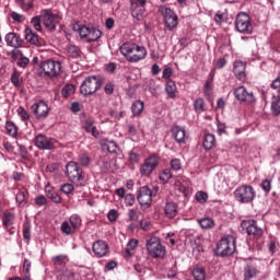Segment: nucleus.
<instances>
[{
	"mask_svg": "<svg viewBox=\"0 0 280 280\" xmlns=\"http://www.w3.org/2000/svg\"><path fill=\"white\" fill-rule=\"evenodd\" d=\"M271 89H280V73L277 75V78L271 82L270 84Z\"/></svg>",
	"mask_w": 280,
	"mask_h": 280,
	"instance_id": "774afa93",
	"label": "nucleus"
},
{
	"mask_svg": "<svg viewBox=\"0 0 280 280\" xmlns=\"http://www.w3.org/2000/svg\"><path fill=\"white\" fill-rule=\"evenodd\" d=\"M271 113L272 115H275V117H278V115H280V94L272 97Z\"/></svg>",
	"mask_w": 280,
	"mask_h": 280,
	"instance_id": "c9c22d12",
	"label": "nucleus"
},
{
	"mask_svg": "<svg viewBox=\"0 0 280 280\" xmlns=\"http://www.w3.org/2000/svg\"><path fill=\"white\" fill-rule=\"evenodd\" d=\"M107 218L109 222H117V218H119V212L117 210L113 209L108 212Z\"/></svg>",
	"mask_w": 280,
	"mask_h": 280,
	"instance_id": "13d9d810",
	"label": "nucleus"
},
{
	"mask_svg": "<svg viewBox=\"0 0 280 280\" xmlns=\"http://www.w3.org/2000/svg\"><path fill=\"white\" fill-rule=\"evenodd\" d=\"M143 102L142 101H135L131 105V113L133 117H139L143 113Z\"/></svg>",
	"mask_w": 280,
	"mask_h": 280,
	"instance_id": "2f4dec72",
	"label": "nucleus"
},
{
	"mask_svg": "<svg viewBox=\"0 0 280 280\" xmlns=\"http://www.w3.org/2000/svg\"><path fill=\"white\" fill-rule=\"evenodd\" d=\"M115 194L119 198H124L127 207H132L135 205V195L132 194H127L126 195V189L125 188H118L115 190Z\"/></svg>",
	"mask_w": 280,
	"mask_h": 280,
	"instance_id": "393cba45",
	"label": "nucleus"
},
{
	"mask_svg": "<svg viewBox=\"0 0 280 280\" xmlns=\"http://www.w3.org/2000/svg\"><path fill=\"white\" fill-rule=\"evenodd\" d=\"M35 145L38 150H54V140L45 135L35 137Z\"/></svg>",
	"mask_w": 280,
	"mask_h": 280,
	"instance_id": "f3484780",
	"label": "nucleus"
},
{
	"mask_svg": "<svg viewBox=\"0 0 280 280\" xmlns=\"http://www.w3.org/2000/svg\"><path fill=\"white\" fill-rule=\"evenodd\" d=\"M161 159L158 155H150L144 159L143 163L140 165L139 173L145 178H150L152 173L159 167Z\"/></svg>",
	"mask_w": 280,
	"mask_h": 280,
	"instance_id": "1a4fd4ad",
	"label": "nucleus"
},
{
	"mask_svg": "<svg viewBox=\"0 0 280 280\" xmlns=\"http://www.w3.org/2000/svg\"><path fill=\"white\" fill-rule=\"evenodd\" d=\"M5 130H7V135H9V137L15 138L19 135V127H16V125L12 121L5 122Z\"/></svg>",
	"mask_w": 280,
	"mask_h": 280,
	"instance_id": "f704fd0d",
	"label": "nucleus"
},
{
	"mask_svg": "<svg viewBox=\"0 0 280 280\" xmlns=\"http://www.w3.org/2000/svg\"><path fill=\"white\" fill-rule=\"evenodd\" d=\"M27 65H30V58H27V57H21L18 60V67H21L22 69H25V67H27Z\"/></svg>",
	"mask_w": 280,
	"mask_h": 280,
	"instance_id": "e2e57ef3",
	"label": "nucleus"
},
{
	"mask_svg": "<svg viewBox=\"0 0 280 280\" xmlns=\"http://www.w3.org/2000/svg\"><path fill=\"white\" fill-rule=\"evenodd\" d=\"M74 93H75V85L74 84H67L61 90V95L65 98L70 97V95H73Z\"/></svg>",
	"mask_w": 280,
	"mask_h": 280,
	"instance_id": "79ce46f5",
	"label": "nucleus"
},
{
	"mask_svg": "<svg viewBox=\"0 0 280 280\" xmlns=\"http://www.w3.org/2000/svg\"><path fill=\"white\" fill-rule=\"evenodd\" d=\"M83 129L85 130V132H91L92 137H100V131L97 130V127L94 126V122L91 119L84 120Z\"/></svg>",
	"mask_w": 280,
	"mask_h": 280,
	"instance_id": "c756f323",
	"label": "nucleus"
},
{
	"mask_svg": "<svg viewBox=\"0 0 280 280\" xmlns=\"http://www.w3.org/2000/svg\"><path fill=\"white\" fill-rule=\"evenodd\" d=\"M60 71H62L60 61L47 59L39 65V75H42V78H58Z\"/></svg>",
	"mask_w": 280,
	"mask_h": 280,
	"instance_id": "7ed1b4c3",
	"label": "nucleus"
},
{
	"mask_svg": "<svg viewBox=\"0 0 280 280\" xmlns=\"http://www.w3.org/2000/svg\"><path fill=\"white\" fill-rule=\"evenodd\" d=\"M171 132L177 143H185V140L187 139L185 127L175 126L172 128Z\"/></svg>",
	"mask_w": 280,
	"mask_h": 280,
	"instance_id": "412c9836",
	"label": "nucleus"
},
{
	"mask_svg": "<svg viewBox=\"0 0 280 280\" xmlns=\"http://www.w3.org/2000/svg\"><path fill=\"white\" fill-rule=\"evenodd\" d=\"M61 280H75V272L67 271L63 276H61Z\"/></svg>",
	"mask_w": 280,
	"mask_h": 280,
	"instance_id": "338daca9",
	"label": "nucleus"
},
{
	"mask_svg": "<svg viewBox=\"0 0 280 280\" xmlns=\"http://www.w3.org/2000/svg\"><path fill=\"white\" fill-rule=\"evenodd\" d=\"M233 73L241 82H246V63L244 61H234Z\"/></svg>",
	"mask_w": 280,
	"mask_h": 280,
	"instance_id": "aec40b11",
	"label": "nucleus"
},
{
	"mask_svg": "<svg viewBox=\"0 0 280 280\" xmlns=\"http://www.w3.org/2000/svg\"><path fill=\"white\" fill-rule=\"evenodd\" d=\"M145 246L149 255L154 257V259L165 257V246L161 244V238H159V236H152L150 240H147Z\"/></svg>",
	"mask_w": 280,
	"mask_h": 280,
	"instance_id": "0eeeda50",
	"label": "nucleus"
},
{
	"mask_svg": "<svg viewBox=\"0 0 280 280\" xmlns=\"http://www.w3.org/2000/svg\"><path fill=\"white\" fill-rule=\"evenodd\" d=\"M79 36L85 38L86 43H95L102 38V31L95 26L83 25L79 28Z\"/></svg>",
	"mask_w": 280,
	"mask_h": 280,
	"instance_id": "4468645a",
	"label": "nucleus"
},
{
	"mask_svg": "<svg viewBox=\"0 0 280 280\" xmlns=\"http://www.w3.org/2000/svg\"><path fill=\"white\" fill-rule=\"evenodd\" d=\"M235 253V237L229 235L221 238L217 244V255L219 257H229Z\"/></svg>",
	"mask_w": 280,
	"mask_h": 280,
	"instance_id": "423d86ee",
	"label": "nucleus"
},
{
	"mask_svg": "<svg viewBox=\"0 0 280 280\" xmlns=\"http://www.w3.org/2000/svg\"><path fill=\"white\" fill-rule=\"evenodd\" d=\"M104 91L106 93V95H113V93H115V84L108 82L105 84Z\"/></svg>",
	"mask_w": 280,
	"mask_h": 280,
	"instance_id": "052dcab7",
	"label": "nucleus"
},
{
	"mask_svg": "<svg viewBox=\"0 0 280 280\" xmlns=\"http://www.w3.org/2000/svg\"><path fill=\"white\" fill-rule=\"evenodd\" d=\"M214 145H215V136L211 133H207L203 140V148L206 150H213Z\"/></svg>",
	"mask_w": 280,
	"mask_h": 280,
	"instance_id": "72a5a7b5",
	"label": "nucleus"
},
{
	"mask_svg": "<svg viewBox=\"0 0 280 280\" xmlns=\"http://www.w3.org/2000/svg\"><path fill=\"white\" fill-rule=\"evenodd\" d=\"M16 113L21 117L22 121H27V119H30V114H27V110H25V107L20 106Z\"/></svg>",
	"mask_w": 280,
	"mask_h": 280,
	"instance_id": "603ef678",
	"label": "nucleus"
},
{
	"mask_svg": "<svg viewBox=\"0 0 280 280\" xmlns=\"http://www.w3.org/2000/svg\"><path fill=\"white\" fill-rule=\"evenodd\" d=\"M60 230L61 233H63V235H73V233H75L74 229L71 225H69V222L67 221H63L61 223Z\"/></svg>",
	"mask_w": 280,
	"mask_h": 280,
	"instance_id": "a18cd8bd",
	"label": "nucleus"
},
{
	"mask_svg": "<svg viewBox=\"0 0 280 280\" xmlns=\"http://www.w3.org/2000/svg\"><path fill=\"white\" fill-rule=\"evenodd\" d=\"M120 54L126 58L128 62H139L144 60L148 56V50L143 46H139L136 43H124L120 46Z\"/></svg>",
	"mask_w": 280,
	"mask_h": 280,
	"instance_id": "f257e3e1",
	"label": "nucleus"
},
{
	"mask_svg": "<svg viewBox=\"0 0 280 280\" xmlns=\"http://www.w3.org/2000/svg\"><path fill=\"white\" fill-rule=\"evenodd\" d=\"M92 250L95 257H98V259L106 257V255H108V244L102 240L96 241L92 245Z\"/></svg>",
	"mask_w": 280,
	"mask_h": 280,
	"instance_id": "a211bd4d",
	"label": "nucleus"
},
{
	"mask_svg": "<svg viewBox=\"0 0 280 280\" xmlns=\"http://www.w3.org/2000/svg\"><path fill=\"white\" fill-rule=\"evenodd\" d=\"M45 191H46L47 198L52 200V202H55L56 205H60V202H62V197H60L58 192L54 191V189L46 187Z\"/></svg>",
	"mask_w": 280,
	"mask_h": 280,
	"instance_id": "7c9ffc66",
	"label": "nucleus"
},
{
	"mask_svg": "<svg viewBox=\"0 0 280 280\" xmlns=\"http://www.w3.org/2000/svg\"><path fill=\"white\" fill-rule=\"evenodd\" d=\"M31 23L36 32H43V25L40 24L43 23V18L40 16V13L39 15L32 18Z\"/></svg>",
	"mask_w": 280,
	"mask_h": 280,
	"instance_id": "37998d69",
	"label": "nucleus"
},
{
	"mask_svg": "<svg viewBox=\"0 0 280 280\" xmlns=\"http://www.w3.org/2000/svg\"><path fill=\"white\" fill-rule=\"evenodd\" d=\"M198 224L205 230L213 229L215 226V221L211 218L198 219Z\"/></svg>",
	"mask_w": 280,
	"mask_h": 280,
	"instance_id": "e433bc0d",
	"label": "nucleus"
},
{
	"mask_svg": "<svg viewBox=\"0 0 280 280\" xmlns=\"http://www.w3.org/2000/svg\"><path fill=\"white\" fill-rule=\"evenodd\" d=\"M61 191L62 194L69 195L71 191H73V186L69 183L61 185Z\"/></svg>",
	"mask_w": 280,
	"mask_h": 280,
	"instance_id": "680f3d73",
	"label": "nucleus"
},
{
	"mask_svg": "<svg viewBox=\"0 0 280 280\" xmlns=\"http://www.w3.org/2000/svg\"><path fill=\"white\" fill-rule=\"evenodd\" d=\"M105 147L107 148V151L110 152L112 154L117 153V150H119V147L117 145V142L115 141H109L105 143Z\"/></svg>",
	"mask_w": 280,
	"mask_h": 280,
	"instance_id": "8fccbe9b",
	"label": "nucleus"
},
{
	"mask_svg": "<svg viewBox=\"0 0 280 280\" xmlns=\"http://www.w3.org/2000/svg\"><path fill=\"white\" fill-rule=\"evenodd\" d=\"M171 168L174 171V172H180V170H183V164L180 163V160L178 159H173L171 161Z\"/></svg>",
	"mask_w": 280,
	"mask_h": 280,
	"instance_id": "3c124183",
	"label": "nucleus"
},
{
	"mask_svg": "<svg viewBox=\"0 0 280 280\" xmlns=\"http://www.w3.org/2000/svg\"><path fill=\"white\" fill-rule=\"evenodd\" d=\"M211 91H213V77L208 79L203 85V94L209 97L211 95Z\"/></svg>",
	"mask_w": 280,
	"mask_h": 280,
	"instance_id": "49530a36",
	"label": "nucleus"
},
{
	"mask_svg": "<svg viewBox=\"0 0 280 280\" xmlns=\"http://www.w3.org/2000/svg\"><path fill=\"white\" fill-rule=\"evenodd\" d=\"M159 12L162 14L167 30L172 31L174 27L178 26V15H176L174 10L165 5H161L159 7Z\"/></svg>",
	"mask_w": 280,
	"mask_h": 280,
	"instance_id": "9b49d317",
	"label": "nucleus"
},
{
	"mask_svg": "<svg viewBox=\"0 0 280 280\" xmlns=\"http://www.w3.org/2000/svg\"><path fill=\"white\" fill-rule=\"evenodd\" d=\"M195 113H205V98L198 97L194 101Z\"/></svg>",
	"mask_w": 280,
	"mask_h": 280,
	"instance_id": "a19ab883",
	"label": "nucleus"
},
{
	"mask_svg": "<svg viewBox=\"0 0 280 280\" xmlns=\"http://www.w3.org/2000/svg\"><path fill=\"white\" fill-rule=\"evenodd\" d=\"M172 178V171L170 168H165L159 176V179L163 183V185H166V183H170Z\"/></svg>",
	"mask_w": 280,
	"mask_h": 280,
	"instance_id": "c03bdc74",
	"label": "nucleus"
},
{
	"mask_svg": "<svg viewBox=\"0 0 280 280\" xmlns=\"http://www.w3.org/2000/svg\"><path fill=\"white\" fill-rule=\"evenodd\" d=\"M130 14L133 21H143L145 16V5H130Z\"/></svg>",
	"mask_w": 280,
	"mask_h": 280,
	"instance_id": "5701e85b",
	"label": "nucleus"
},
{
	"mask_svg": "<svg viewBox=\"0 0 280 280\" xmlns=\"http://www.w3.org/2000/svg\"><path fill=\"white\" fill-rule=\"evenodd\" d=\"M10 16L12 21H14V23H25V15L20 14L15 11L11 12Z\"/></svg>",
	"mask_w": 280,
	"mask_h": 280,
	"instance_id": "09e8293b",
	"label": "nucleus"
},
{
	"mask_svg": "<svg viewBox=\"0 0 280 280\" xmlns=\"http://www.w3.org/2000/svg\"><path fill=\"white\" fill-rule=\"evenodd\" d=\"M195 200H197V202H200V205H205V202L209 200V195L205 191H197L195 195Z\"/></svg>",
	"mask_w": 280,
	"mask_h": 280,
	"instance_id": "de8ad7c7",
	"label": "nucleus"
},
{
	"mask_svg": "<svg viewBox=\"0 0 280 280\" xmlns=\"http://www.w3.org/2000/svg\"><path fill=\"white\" fill-rule=\"evenodd\" d=\"M176 91H178L176 88V82H174V80H168L165 83V93L168 100H176Z\"/></svg>",
	"mask_w": 280,
	"mask_h": 280,
	"instance_id": "cd10ccee",
	"label": "nucleus"
},
{
	"mask_svg": "<svg viewBox=\"0 0 280 280\" xmlns=\"http://www.w3.org/2000/svg\"><path fill=\"white\" fill-rule=\"evenodd\" d=\"M40 18L44 27L49 32H56V28L60 25V21H62V16L58 13H54L51 9H43L40 11Z\"/></svg>",
	"mask_w": 280,
	"mask_h": 280,
	"instance_id": "39448f33",
	"label": "nucleus"
},
{
	"mask_svg": "<svg viewBox=\"0 0 280 280\" xmlns=\"http://www.w3.org/2000/svg\"><path fill=\"white\" fill-rule=\"evenodd\" d=\"M137 200L140 207H152V190L148 186L140 187Z\"/></svg>",
	"mask_w": 280,
	"mask_h": 280,
	"instance_id": "2eb2a0df",
	"label": "nucleus"
},
{
	"mask_svg": "<svg viewBox=\"0 0 280 280\" xmlns=\"http://www.w3.org/2000/svg\"><path fill=\"white\" fill-rule=\"evenodd\" d=\"M4 40L7 45L9 47H13V49H19L20 47H23V39L18 33H8L4 37Z\"/></svg>",
	"mask_w": 280,
	"mask_h": 280,
	"instance_id": "6ab92c4d",
	"label": "nucleus"
},
{
	"mask_svg": "<svg viewBox=\"0 0 280 280\" xmlns=\"http://www.w3.org/2000/svg\"><path fill=\"white\" fill-rule=\"evenodd\" d=\"M129 222H137L139 220V212L136 209H130L128 212Z\"/></svg>",
	"mask_w": 280,
	"mask_h": 280,
	"instance_id": "864d4df0",
	"label": "nucleus"
},
{
	"mask_svg": "<svg viewBox=\"0 0 280 280\" xmlns=\"http://www.w3.org/2000/svg\"><path fill=\"white\" fill-rule=\"evenodd\" d=\"M70 226L74 229V231H80V228L82 226V219L78 214H73L69 219Z\"/></svg>",
	"mask_w": 280,
	"mask_h": 280,
	"instance_id": "58836bf2",
	"label": "nucleus"
},
{
	"mask_svg": "<svg viewBox=\"0 0 280 280\" xmlns=\"http://www.w3.org/2000/svg\"><path fill=\"white\" fill-rule=\"evenodd\" d=\"M164 213L166 218H175L178 215V205L176 202H167L165 208H164Z\"/></svg>",
	"mask_w": 280,
	"mask_h": 280,
	"instance_id": "c85d7f7f",
	"label": "nucleus"
},
{
	"mask_svg": "<svg viewBox=\"0 0 280 280\" xmlns=\"http://www.w3.org/2000/svg\"><path fill=\"white\" fill-rule=\"evenodd\" d=\"M79 161H80L81 165H83L84 167H86L89 165V163H91V159L86 154H81L79 156Z\"/></svg>",
	"mask_w": 280,
	"mask_h": 280,
	"instance_id": "69168bd1",
	"label": "nucleus"
},
{
	"mask_svg": "<svg viewBox=\"0 0 280 280\" xmlns=\"http://www.w3.org/2000/svg\"><path fill=\"white\" fill-rule=\"evenodd\" d=\"M16 222V213L12 210H4L2 214V225L4 229H10Z\"/></svg>",
	"mask_w": 280,
	"mask_h": 280,
	"instance_id": "4be33fe9",
	"label": "nucleus"
},
{
	"mask_svg": "<svg viewBox=\"0 0 280 280\" xmlns=\"http://www.w3.org/2000/svg\"><path fill=\"white\" fill-rule=\"evenodd\" d=\"M66 176L70 183H75L77 185H80V183L84 180V173L82 172V167H80V164L73 161L67 163Z\"/></svg>",
	"mask_w": 280,
	"mask_h": 280,
	"instance_id": "6e6552de",
	"label": "nucleus"
},
{
	"mask_svg": "<svg viewBox=\"0 0 280 280\" xmlns=\"http://www.w3.org/2000/svg\"><path fill=\"white\" fill-rule=\"evenodd\" d=\"M192 277L195 280H207V271L202 267H196L192 270Z\"/></svg>",
	"mask_w": 280,
	"mask_h": 280,
	"instance_id": "4c0bfd02",
	"label": "nucleus"
},
{
	"mask_svg": "<svg viewBox=\"0 0 280 280\" xmlns=\"http://www.w3.org/2000/svg\"><path fill=\"white\" fill-rule=\"evenodd\" d=\"M140 229H142V231H150L152 229V222L143 219L140 221Z\"/></svg>",
	"mask_w": 280,
	"mask_h": 280,
	"instance_id": "4d7b16f0",
	"label": "nucleus"
},
{
	"mask_svg": "<svg viewBox=\"0 0 280 280\" xmlns=\"http://www.w3.org/2000/svg\"><path fill=\"white\" fill-rule=\"evenodd\" d=\"M67 54L70 58L78 59L80 56H82V50L75 45H70L67 48Z\"/></svg>",
	"mask_w": 280,
	"mask_h": 280,
	"instance_id": "473e14b6",
	"label": "nucleus"
},
{
	"mask_svg": "<svg viewBox=\"0 0 280 280\" xmlns=\"http://www.w3.org/2000/svg\"><path fill=\"white\" fill-rule=\"evenodd\" d=\"M23 10H32L34 8V0H22Z\"/></svg>",
	"mask_w": 280,
	"mask_h": 280,
	"instance_id": "0e129e2a",
	"label": "nucleus"
},
{
	"mask_svg": "<svg viewBox=\"0 0 280 280\" xmlns=\"http://www.w3.org/2000/svg\"><path fill=\"white\" fill-rule=\"evenodd\" d=\"M241 229L249 237H255L256 240H259V237L264 235V229L259 228V225L257 224V221L255 220L242 221Z\"/></svg>",
	"mask_w": 280,
	"mask_h": 280,
	"instance_id": "f8f14e48",
	"label": "nucleus"
},
{
	"mask_svg": "<svg viewBox=\"0 0 280 280\" xmlns=\"http://www.w3.org/2000/svg\"><path fill=\"white\" fill-rule=\"evenodd\" d=\"M235 27L240 34H253V23L250 22V15L241 12L235 20Z\"/></svg>",
	"mask_w": 280,
	"mask_h": 280,
	"instance_id": "9d476101",
	"label": "nucleus"
},
{
	"mask_svg": "<svg viewBox=\"0 0 280 280\" xmlns=\"http://www.w3.org/2000/svg\"><path fill=\"white\" fill-rule=\"evenodd\" d=\"M25 40H27L30 45H35L36 47L40 46V42L38 40V34L34 33L31 27L25 28Z\"/></svg>",
	"mask_w": 280,
	"mask_h": 280,
	"instance_id": "a878e982",
	"label": "nucleus"
},
{
	"mask_svg": "<svg viewBox=\"0 0 280 280\" xmlns=\"http://www.w3.org/2000/svg\"><path fill=\"white\" fill-rule=\"evenodd\" d=\"M233 95L237 102H243V104L252 105L257 102L255 98V94L253 92H248L246 86L241 85L233 90Z\"/></svg>",
	"mask_w": 280,
	"mask_h": 280,
	"instance_id": "ddd939ff",
	"label": "nucleus"
},
{
	"mask_svg": "<svg viewBox=\"0 0 280 280\" xmlns=\"http://www.w3.org/2000/svg\"><path fill=\"white\" fill-rule=\"evenodd\" d=\"M28 192L26 188H20L15 195L18 207H25L27 205Z\"/></svg>",
	"mask_w": 280,
	"mask_h": 280,
	"instance_id": "bb28decb",
	"label": "nucleus"
},
{
	"mask_svg": "<svg viewBox=\"0 0 280 280\" xmlns=\"http://www.w3.org/2000/svg\"><path fill=\"white\" fill-rule=\"evenodd\" d=\"M104 84V78L100 75H90L84 79V81L80 85V93L85 97L89 95H94L98 90L102 89Z\"/></svg>",
	"mask_w": 280,
	"mask_h": 280,
	"instance_id": "f03ea898",
	"label": "nucleus"
},
{
	"mask_svg": "<svg viewBox=\"0 0 280 280\" xmlns=\"http://www.w3.org/2000/svg\"><path fill=\"white\" fill-rule=\"evenodd\" d=\"M234 198L242 205H248L257 198V192L253 186L243 184L234 190Z\"/></svg>",
	"mask_w": 280,
	"mask_h": 280,
	"instance_id": "20e7f679",
	"label": "nucleus"
},
{
	"mask_svg": "<svg viewBox=\"0 0 280 280\" xmlns=\"http://www.w3.org/2000/svg\"><path fill=\"white\" fill-rule=\"evenodd\" d=\"M51 261L55 266H67L69 257L67 255H58L51 258Z\"/></svg>",
	"mask_w": 280,
	"mask_h": 280,
	"instance_id": "ea45409f",
	"label": "nucleus"
},
{
	"mask_svg": "<svg viewBox=\"0 0 280 280\" xmlns=\"http://www.w3.org/2000/svg\"><path fill=\"white\" fill-rule=\"evenodd\" d=\"M31 268H32V261L25 258L23 262V275H30Z\"/></svg>",
	"mask_w": 280,
	"mask_h": 280,
	"instance_id": "bf43d9fd",
	"label": "nucleus"
},
{
	"mask_svg": "<svg viewBox=\"0 0 280 280\" xmlns=\"http://www.w3.org/2000/svg\"><path fill=\"white\" fill-rule=\"evenodd\" d=\"M21 75L19 74V72L14 71L11 75V82L14 86L19 88L21 86V81L20 78Z\"/></svg>",
	"mask_w": 280,
	"mask_h": 280,
	"instance_id": "6e6d98bb",
	"label": "nucleus"
},
{
	"mask_svg": "<svg viewBox=\"0 0 280 280\" xmlns=\"http://www.w3.org/2000/svg\"><path fill=\"white\" fill-rule=\"evenodd\" d=\"M260 187L265 190L266 194H270V189H272V184L270 179H265L261 182Z\"/></svg>",
	"mask_w": 280,
	"mask_h": 280,
	"instance_id": "5fc2aeb1",
	"label": "nucleus"
},
{
	"mask_svg": "<svg viewBox=\"0 0 280 280\" xmlns=\"http://www.w3.org/2000/svg\"><path fill=\"white\" fill-rule=\"evenodd\" d=\"M31 109L37 119H45L49 115V107L44 101L33 104Z\"/></svg>",
	"mask_w": 280,
	"mask_h": 280,
	"instance_id": "dca6fc26",
	"label": "nucleus"
},
{
	"mask_svg": "<svg viewBox=\"0 0 280 280\" xmlns=\"http://www.w3.org/2000/svg\"><path fill=\"white\" fill-rule=\"evenodd\" d=\"M259 275V270L257 269V266L254 264H247L243 269V277L244 280H252L257 278Z\"/></svg>",
	"mask_w": 280,
	"mask_h": 280,
	"instance_id": "b1692460",
	"label": "nucleus"
}]
</instances>
